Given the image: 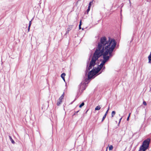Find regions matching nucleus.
<instances>
[{"instance_id": "f257e3e1", "label": "nucleus", "mask_w": 151, "mask_h": 151, "mask_svg": "<svg viewBox=\"0 0 151 151\" xmlns=\"http://www.w3.org/2000/svg\"><path fill=\"white\" fill-rule=\"evenodd\" d=\"M116 43L114 40H111L110 42L106 40V37H101L100 42L96 50L104 54V60L100 65L97 66H103L106 62L112 56V53L115 48Z\"/></svg>"}, {"instance_id": "f03ea898", "label": "nucleus", "mask_w": 151, "mask_h": 151, "mask_svg": "<svg viewBox=\"0 0 151 151\" xmlns=\"http://www.w3.org/2000/svg\"><path fill=\"white\" fill-rule=\"evenodd\" d=\"M102 67H87L86 68V73H88V80L93 78L94 76L100 70Z\"/></svg>"}, {"instance_id": "7ed1b4c3", "label": "nucleus", "mask_w": 151, "mask_h": 151, "mask_svg": "<svg viewBox=\"0 0 151 151\" xmlns=\"http://www.w3.org/2000/svg\"><path fill=\"white\" fill-rule=\"evenodd\" d=\"M102 55L103 56V58H104V54H103L97 51V50H95L89 66H94L96 64V62L98 60V59Z\"/></svg>"}, {"instance_id": "20e7f679", "label": "nucleus", "mask_w": 151, "mask_h": 151, "mask_svg": "<svg viewBox=\"0 0 151 151\" xmlns=\"http://www.w3.org/2000/svg\"><path fill=\"white\" fill-rule=\"evenodd\" d=\"M150 141L149 139L144 141L142 145L140 147L139 151H145L149 147Z\"/></svg>"}, {"instance_id": "39448f33", "label": "nucleus", "mask_w": 151, "mask_h": 151, "mask_svg": "<svg viewBox=\"0 0 151 151\" xmlns=\"http://www.w3.org/2000/svg\"><path fill=\"white\" fill-rule=\"evenodd\" d=\"M64 96V93H63V94L60 97L58 101L57 104L58 106H59L62 102V100L63 99Z\"/></svg>"}, {"instance_id": "423d86ee", "label": "nucleus", "mask_w": 151, "mask_h": 151, "mask_svg": "<svg viewBox=\"0 0 151 151\" xmlns=\"http://www.w3.org/2000/svg\"><path fill=\"white\" fill-rule=\"evenodd\" d=\"M73 25H70L68 26V27L67 28V30L65 34L66 35L68 34L69 31H70L73 28Z\"/></svg>"}, {"instance_id": "0eeeda50", "label": "nucleus", "mask_w": 151, "mask_h": 151, "mask_svg": "<svg viewBox=\"0 0 151 151\" xmlns=\"http://www.w3.org/2000/svg\"><path fill=\"white\" fill-rule=\"evenodd\" d=\"M109 107L108 109L106 111L105 114H104V116H103V118H102V121H103V120L104 119H105V118H106V116L108 113V111L109 110Z\"/></svg>"}, {"instance_id": "6e6552de", "label": "nucleus", "mask_w": 151, "mask_h": 151, "mask_svg": "<svg viewBox=\"0 0 151 151\" xmlns=\"http://www.w3.org/2000/svg\"><path fill=\"white\" fill-rule=\"evenodd\" d=\"M65 74L64 73H63L61 75V77L63 78V81L65 82Z\"/></svg>"}, {"instance_id": "1a4fd4ad", "label": "nucleus", "mask_w": 151, "mask_h": 151, "mask_svg": "<svg viewBox=\"0 0 151 151\" xmlns=\"http://www.w3.org/2000/svg\"><path fill=\"white\" fill-rule=\"evenodd\" d=\"M101 107L100 106H98L96 107L95 110H99L100 109Z\"/></svg>"}, {"instance_id": "9d476101", "label": "nucleus", "mask_w": 151, "mask_h": 151, "mask_svg": "<svg viewBox=\"0 0 151 151\" xmlns=\"http://www.w3.org/2000/svg\"><path fill=\"white\" fill-rule=\"evenodd\" d=\"M9 137L10 139L11 140V142H12V143L13 144H14L15 142L12 139V137L11 136H9Z\"/></svg>"}, {"instance_id": "9b49d317", "label": "nucleus", "mask_w": 151, "mask_h": 151, "mask_svg": "<svg viewBox=\"0 0 151 151\" xmlns=\"http://www.w3.org/2000/svg\"><path fill=\"white\" fill-rule=\"evenodd\" d=\"M148 58L149 59V62H150V61H151V54L150 53V55L148 57Z\"/></svg>"}, {"instance_id": "f8f14e48", "label": "nucleus", "mask_w": 151, "mask_h": 151, "mask_svg": "<svg viewBox=\"0 0 151 151\" xmlns=\"http://www.w3.org/2000/svg\"><path fill=\"white\" fill-rule=\"evenodd\" d=\"M115 114V112L114 111H112V113H111L112 117H113Z\"/></svg>"}, {"instance_id": "ddd939ff", "label": "nucleus", "mask_w": 151, "mask_h": 151, "mask_svg": "<svg viewBox=\"0 0 151 151\" xmlns=\"http://www.w3.org/2000/svg\"><path fill=\"white\" fill-rule=\"evenodd\" d=\"M84 105V102H82L81 104L79 106V107L80 108H81Z\"/></svg>"}, {"instance_id": "4468645a", "label": "nucleus", "mask_w": 151, "mask_h": 151, "mask_svg": "<svg viewBox=\"0 0 151 151\" xmlns=\"http://www.w3.org/2000/svg\"><path fill=\"white\" fill-rule=\"evenodd\" d=\"M93 1H91L89 2V5H88V6H89V7H91V4H93Z\"/></svg>"}, {"instance_id": "2eb2a0df", "label": "nucleus", "mask_w": 151, "mask_h": 151, "mask_svg": "<svg viewBox=\"0 0 151 151\" xmlns=\"http://www.w3.org/2000/svg\"><path fill=\"white\" fill-rule=\"evenodd\" d=\"M113 148V147L112 145H110L109 147V150H111Z\"/></svg>"}, {"instance_id": "dca6fc26", "label": "nucleus", "mask_w": 151, "mask_h": 151, "mask_svg": "<svg viewBox=\"0 0 151 151\" xmlns=\"http://www.w3.org/2000/svg\"><path fill=\"white\" fill-rule=\"evenodd\" d=\"M81 21H80V24L79 26V29H81Z\"/></svg>"}, {"instance_id": "f3484780", "label": "nucleus", "mask_w": 151, "mask_h": 151, "mask_svg": "<svg viewBox=\"0 0 151 151\" xmlns=\"http://www.w3.org/2000/svg\"><path fill=\"white\" fill-rule=\"evenodd\" d=\"M90 9V7H89V6H88V9L87 10L88 12L89 11Z\"/></svg>"}, {"instance_id": "a211bd4d", "label": "nucleus", "mask_w": 151, "mask_h": 151, "mask_svg": "<svg viewBox=\"0 0 151 151\" xmlns=\"http://www.w3.org/2000/svg\"><path fill=\"white\" fill-rule=\"evenodd\" d=\"M122 117H123V116H122L121 117V118L119 120V123H118V125H119V124H120V122H121V120Z\"/></svg>"}, {"instance_id": "6ab92c4d", "label": "nucleus", "mask_w": 151, "mask_h": 151, "mask_svg": "<svg viewBox=\"0 0 151 151\" xmlns=\"http://www.w3.org/2000/svg\"><path fill=\"white\" fill-rule=\"evenodd\" d=\"M31 21H30L29 22V26L28 27H30L31 25Z\"/></svg>"}, {"instance_id": "aec40b11", "label": "nucleus", "mask_w": 151, "mask_h": 151, "mask_svg": "<svg viewBox=\"0 0 151 151\" xmlns=\"http://www.w3.org/2000/svg\"><path fill=\"white\" fill-rule=\"evenodd\" d=\"M143 104L145 105H147V104H146V102H145V101H144L143 102Z\"/></svg>"}, {"instance_id": "412c9836", "label": "nucleus", "mask_w": 151, "mask_h": 151, "mask_svg": "<svg viewBox=\"0 0 151 151\" xmlns=\"http://www.w3.org/2000/svg\"><path fill=\"white\" fill-rule=\"evenodd\" d=\"M130 113L129 114V115L128 117V118H127V121H128L129 120V116H130Z\"/></svg>"}, {"instance_id": "4be33fe9", "label": "nucleus", "mask_w": 151, "mask_h": 151, "mask_svg": "<svg viewBox=\"0 0 151 151\" xmlns=\"http://www.w3.org/2000/svg\"><path fill=\"white\" fill-rule=\"evenodd\" d=\"M30 27H28V32L29 31V30H30Z\"/></svg>"}]
</instances>
